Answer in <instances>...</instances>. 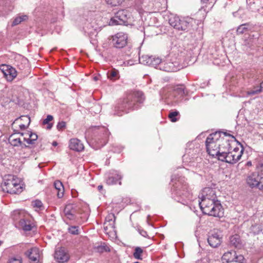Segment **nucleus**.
<instances>
[{
	"label": "nucleus",
	"instance_id": "f257e3e1",
	"mask_svg": "<svg viewBox=\"0 0 263 263\" xmlns=\"http://www.w3.org/2000/svg\"><path fill=\"white\" fill-rule=\"evenodd\" d=\"M145 100L143 92L134 91L127 93L125 96L120 99L115 107V115L121 116L124 114L131 110L137 109Z\"/></svg>",
	"mask_w": 263,
	"mask_h": 263
},
{
	"label": "nucleus",
	"instance_id": "f03ea898",
	"mask_svg": "<svg viewBox=\"0 0 263 263\" xmlns=\"http://www.w3.org/2000/svg\"><path fill=\"white\" fill-rule=\"evenodd\" d=\"M230 134L224 132H216L210 134L206 138L205 145L208 154L213 157L218 158L221 154V148L229 145Z\"/></svg>",
	"mask_w": 263,
	"mask_h": 263
},
{
	"label": "nucleus",
	"instance_id": "7ed1b4c3",
	"mask_svg": "<svg viewBox=\"0 0 263 263\" xmlns=\"http://www.w3.org/2000/svg\"><path fill=\"white\" fill-rule=\"evenodd\" d=\"M173 195L178 202L185 204L187 200L192 199V193L184 177L173 176Z\"/></svg>",
	"mask_w": 263,
	"mask_h": 263
},
{
	"label": "nucleus",
	"instance_id": "20e7f679",
	"mask_svg": "<svg viewBox=\"0 0 263 263\" xmlns=\"http://www.w3.org/2000/svg\"><path fill=\"white\" fill-rule=\"evenodd\" d=\"M199 204L202 213L214 217H221L223 216V209L220 201L201 200Z\"/></svg>",
	"mask_w": 263,
	"mask_h": 263
},
{
	"label": "nucleus",
	"instance_id": "39448f33",
	"mask_svg": "<svg viewBox=\"0 0 263 263\" xmlns=\"http://www.w3.org/2000/svg\"><path fill=\"white\" fill-rule=\"evenodd\" d=\"M185 87L179 85L168 91L164 96L165 102L168 105H175L179 103L185 95Z\"/></svg>",
	"mask_w": 263,
	"mask_h": 263
},
{
	"label": "nucleus",
	"instance_id": "423d86ee",
	"mask_svg": "<svg viewBox=\"0 0 263 263\" xmlns=\"http://www.w3.org/2000/svg\"><path fill=\"white\" fill-rule=\"evenodd\" d=\"M193 20L190 17L180 18L178 16L171 15L168 22L171 26L178 30L187 31L191 27Z\"/></svg>",
	"mask_w": 263,
	"mask_h": 263
},
{
	"label": "nucleus",
	"instance_id": "0eeeda50",
	"mask_svg": "<svg viewBox=\"0 0 263 263\" xmlns=\"http://www.w3.org/2000/svg\"><path fill=\"white\" fill-rule=\"evenodd\" d=\"M228 144L229 145L227 147L232 148L230 152L232 153L233 156H234V158H235V161L237 162L240 159L242 156L243 152V147L240 143L236 141L235 137L231 135Z\"/></svg>",
	"mask_w": 263,
	"mask_h": 263
},
{
	"label": "nucleus",
	"instance_id": "6e6552de",
	"mask_svg": "<svg viewBox=\"0 0 263 263\" xmlns=\"http://www.w3.org/2000/svg\"><path fill=\"white\" fill-rule=\"evenodd\" d=\"M20 182V180L15 178L14 176H9L8 178L6 179L4 182L7 192L12 194L21 193L22 191V187Z\"/></svg>",
	"mask_w": 263,
	"mask_h": 263
},
{
	"label": "nucleus",
	"instance_id": "1a4fd4ad",
	"mask_svg": "<svg viewBox=\"0 0 263 263\" xmlns=\"http://www.w3.org/2000/svg\"><path fill=\"white\" fill-rule=\"evenodd\" d=\"M128 39L127 33L123 32H118L111 36V43L116 48H122L127 44Z\"/></svg>",
	"mask_w": 263,
	"mask_h": 263
},
{
	"label": "nucleus",
	"instance_id": "9d476101",
	"mask_svg": "<svg viewBox=\"0 0 263 263\" xmlns=\"http://www.w3.org/2000/svg\"><path fill=\"white\" fill-rule=\"evenodd\" d=\"M182 68L179 62L176 60L167 58L162 62L160 65V70L166 72H175Z\"/></svg>",
	"mask_w": 263,
	"mask_h": 263
},
{
	"label": "nucleus",
	"instance_id": "9b49d317",
	"mask_svg": "<svg viewBox=\"0 0 263 263\" xmlns=\"http://www.w3.org/2000/svg\"><path fill=\"white\" fill-rule=\"evenodd\" d=\"M30 123V117L28 116H22L16 118L12 123V128L15 132H19V129L24 130L27 128Z\"/></svg>",
	"mask_w": 263,
	"mask_h": 263
},
{
	"label": "nucleus",
	"instance_id": "f8f14e48",
	"mask_svg": "<svg viewBox=\"0 0 263 263\" xmlns=\"http://www.w3.org/2000/svg\"><path fill=\"white\" fill-rule=\"evenodd\" d=\"M129 13L126 10L122 9L118 11L115 14V16L111 18L109 25H122L127 22Z\"/></svg>",
	"mask_w": 263,
	"mask_h": 263
},
{
	"label": "nucleus",
	"instance_id": "ddd939ff",
	"mask_svg": "<svg viewBox=\"0 0 263 263\" xmlns=\"http://www.w3.org/2000/svg\"><path fill=\"white\" fill-rule=\"evenodd\" d=\"M246 182L251 188L256 187L263 191V178L260 177L257 173H253L249 175L246 179Z\"/></svg>",
	"mask_w": 263,
	"mask_h": 263
},
{
	"label": "nucleus",
	"instance_id": "4468645a",
	"mask_svg": "<svg viewBox=\"0 0 263 263\" xmlns=\"http://www.w3.org/2000/svg\"><path fill=\"white\" fill-rule=\"evenodd\" d=\"M222 235L220 231L214 229L209 233L208 241L210 246L216 248L222 242Z\"/></svg>",
	"mask_w": 263,
	"mask_h": 263
},
{
	"label": "nucleus",
	"instance_id": "2eb2a0df",
	"mask_svg": "<svg viewBox=\"0 0 263 263\" xmlns=\"http://www.w3.org/2000/svg\"><path fill=\"white\" fill-rule=\"evenodd\" d=\"M0 69L5 79L9 82L13 81L17 76L15 69L8 65H2Z\"/></svg>",
	"mask_w": 263,
	"mask_h": 263
},
{
	"label": "nucleus",
	"instance_id": "dca6fc26",
	"mask_svg": "<svg viewBox=\"0 0 263 263\" xmlns=\"http://www.w3.org/2000/svg\"><path fill=\"white\" fill-rule=\"evenodd\" d=\"M227 147V146H226L225 148H221V154L219 155L218 159L220 161L231 164L236 163L235 158H234V156H233L232 153L230 152L232 148Z\"/></svg>",
	"mask_w": 263,
	"mask_h": 263
},
{
	"label": "nucleus",
	"instance_id": "f3484780",
	"mask_svg": "<svg viewBox=\"0 0 263 263\" xmlns=\"http://www.w3.org/2000/svg\"><path fill=\"white\" fill-rule=\"evenodd\" d=\"M20 132H15L9 138L8 141L10 144L14 147L20 146L22 148H28L29 146L23 142V138L20 136Z\"/></svg>",
	"mask_w": 263,
	"mask_h": 263
},
{
	"label": "nucleus",
	"instance_id": "a211bd4d",
	"mask_svg": "<svg viewBox=\"0 0 263 263\" xmlns=\"http://www.w3.org/2000/svg\"><path fill=\"white\" fill-rule=\"evenodd\" d=\"M26 256L31 263H37L41 256L40 251L37 247H33L25 252Z\"/></svg>",
	"mask_w": 263,
	"mask_h": 263
},
{
	"label": "nucleus",
	"instance_id": "6ab92c4d",
	"mask_svg": "<svg viewBox=\"0 0 263 263\" xmlns=\"http://www.w3.org/2000/svg\"><path fill=\"white\" fill-rule=\"evenodd\" d=\"M23 138V142L26 144H33L37 139V135L30 131H26L18 133Z\"/></svg>",
	"mask_w": 263,
	"mask_h": 263
},
{
	"label": "nucleus",
	"instance_id": "aec40b11",
	"mask_svg": "<svg viewBox=\"0 0 263 263\" xmlns=\"http://www.w3.org/2000/svg\"><path fill=\"white\" fill-rule=\"evenodd\" d=\"M54 258L58 262L63 263L68 260L69 255L64 248H59L55 251Z\"/></svg>",
	"mask_w": 263,
	"mask_h": 263
},
{
	"label": "nucleus",
	"instance_id": "412c9836",
	"mask_svg": "<svg viewBox=\"0 0 263 263\" xmlns=\"http://www.w3.org/2000/svg\"><path fill=\"white\" fill-rule=\"evenodd\" d=\"M201 200H216L217 197L216 195L215 191L210 187L204 188L201 194Z\"/></svg>",
	"mask_w": 263,
	"mask_h": 263
},
{
	"label": "nucleus",
	"instance_id": "4be33fe9",
	"mask_svg": "<svg viewBox=\"0 0 263 263\" xmlns=\"http://www.w3.org/2000/svg\"><path fill=\"white\" fill-rule=\"evenodd\" d=\"M229 245L230 247L237 249H241L243 247V243L238 234H235L230 237Z\"/></svg>",
	"mask_w": 263,
	"mask_h": 263
},
{
	"label": "nucleus",
	"instance_id": "5701e85b",
	"mask_svg": "<svg viewBox=\"0 0 263 263\" xmlns=\"http://www.w3.org/2000/svg\"><path fill=\"white\" fill-rule=\"evenodd\" d=\"M64 212L66 217L69 220L74 219L77 213L76 205L73 204H67L64 210Z\"/></svg>",
	"mask_w": 263,
	"mask_h": 263
},
{
	"label": "nucleus",
	"instance_id": "b1692460",
	"mask_svg": "<svg viewBox=\"0 0 263 263\" xmlns=\"http://www.w3.org/2000/svg\"><path fill=\"white\" fill-rule=\"evenodd\" d=\"M247 3L252 11H259L263 9V0H247Z\"/></svg>",
	"mask_w": 263,
	"mask_h": 263
},
{
	"label": "nucleus",
	"instance_id": "393cba45",
	"mask_svg": "<svg viewBox=\"0 0 263 263\" xmlns=\"http://www.w3.org/2000/svg\"><path fill=\"white\" fill-rule=\"evenodd\" d=\"M122 178V176L117 171H115L106 179V183L108 185H113L117 184L119 181V184L121 185V180Z\"/></svg>",
	"mask_w": 263,
	"mask_h": 263
},
{
	"label": "nucleus",
	"instance_id": "a878e982",
	"mask_svg": "<svg viewBox=\"0 0 263 263\" xmlns=\"http://www.w3.org/2000/svg\"><path fill=\"white\" fill-rule=\"evenodd\" d=\"M15 226L18 229H21L25 231H30L33 227L31 221L28 219L27 216L23 219H22L20 222H17V224H16Z\"/></svg>",
	"mask_w": 263,
	"mask_h": 263
},
{
	"label": "nucleus",
	"instance_id": "bb28decb",
	"mask_svg": "<svg viewBox=\"0 0 263 263\" xmlns=\"http://www.w3.org/2000/svg\"><path fill=\"white\" fill-rule=\"evenodd\" d=\"M69 147L70 149L77 152L82 151L84 147L81 141L77 138H73L70 140Z\"/></svg>",
	"mask_w": 263,
	"mask_h": 263
},
{
	"label": "nucleus",
	"instance_id": "cd10ccee",
	"mask_svg": "<svg viewBox=\"0 0 263 263\" xmlns=\"http://www.w3.org/2000/svg\"><path fill=\"white\" fill-rule=\"evenodd\" d=\"M115 219L116 217L113 213L109 214L105 218L104 222L105 229L108 228L114 229L115 227Z\"/></svg>",
	"mask_w": 263,
	"mask_h": 263
},
{
	"label": "nucleus",
	"instance_id": "c85d7f7f",
	"mask_svg": "<svg viewBox=\"0 0 263 263\" xmlns=\"http://www.w3.org/2000/svg\"><path fill=\"white\" fill-rule=\"evenodd\" d=\"M26 214L23 211L15 210L12 214V219L16 226L17 222H20L22 219H23L26 216Z\"/></svg>",
	"mask_w": 263,
	"mask_h": 263
},
{
	"label": "nucleus",
	"instance_id": "c756f323",
	"mask_svg": "<svg viewBox=\"0 0 263 263\" xmlns=\"http://www.w3.org/2000/svg\"><path fill=\"white\" fill-rule=\"evenodd\" d=\"M55 192L57 193L58 198H61L64 195V189L62 183L57 180L54 183Z\"/></svg>",
	"mask_w": 263,
	"mask_h": 263
},
{
	"label": "nucleus",
	"instance_id": "7c9ffc66",
	"mask_svg": "<svg viewBox=\"0 0 263 263\" xmlns=\"http://www.w3.org/2000/svg\"><path fill=\"white\" fill-rule=\"evenodd\" d=\"M28 19V16L27 15H25L23 14H19L17 16H16L12 23V26H16L22 22H25Z\"/></svg>",
	"mask_w": 263,
	"mask_h": 263
},
{
	"label": "nucleus",
	"instance_id": "2f4dec72",
	"mask_svg": "<svg viewBox=\"0 0 263 263\" xmlns=\"http://www.w3.org/2000/svg\"><path fill=\"white\" fill-rule=\"evenodd\" d=\"M107 76L109 80L113 81L119 79L120 77L119 71L114 68L107 71Z\"/></svg>",
	"mask_w": 263,
	"mask_h": 263
},
{
	"label": "nucleus",
	"instance_id": "473e14b6",
	"mask_svg": "<svg viewBox=\"0 0 263 263\" xmlns=\"http://www.w3.org/2000/svg\"><path fill=\"white\" fill-rule=\"evenodd\" d=\"M234 251H228L223 254L222 256V260L225 261L227 263L232 262L234 261Z\"/></svg>",
	"mask_w": 263,
	"mask_h": 263
},
{
	"label": "nucleus",
	"instance_id": "72a5a7b5",
	"mask_svg": "<svg viewBox=\"0 0 263 263\" xmlns=\"http://www.w3.org/2000/svg\"><path fill=\"white\" fill-rule=\"evenodd\" d=\"M53 120V117L52 115H48L47 116L46 118L44 119L42 122L43 125H47V129H50L53 125V123L51 122Z\"/></svg>",
	"mask_w": 263,
	"mask_h": 263
},
{
	"label": "nucleus",
	"instance_id": "f704fd0d",
	"mask_svg": "<svg viewBox=\"0 0 263 263\" xmlns=\"http://www.w3.org/2000/svg\"><path fill=\"white\" fill-rule=\"evenodd\" d=\"M152 56L148 55H142L139 57V62L140 63L149 66L151 62H152Z\"/></svg>",
	"mask_w": 263,
	"mask_h": 263
},
{
	"label": "nucleus",
	"instance_id": "c9c22d12",
	"mask_svg": "<svg viewBox=\"0 0 263 263\" xmlns=\"http://www.w3.org/2000/svg\"><path fill=\"white\" fill-rule=\"evenodd\" d=\"M152 62H151L149 66L160 69V65L163 61L160 58L154 56H152Z\"/></svg>",
	"mask_w": 263,
	"mask_h": 263
},
{
	"label": "nucleus",
	"instance_id": "e433bc0d",
	"mask_svg": "<svg viewBox=\"0 0 263 263\" xmlns=\"http://www.w3.org/2000/svg\"><path fill=\"white\" fill-rule=\"evenodd\" d=\"M168 117L172 122H176L180 118L179 112L176 110L171 111L169 113Z\"/></svg>",
	"mask_w": 263,
	"mask_h": 263
},
{
	"label": "nucleus",
	"instance_id": "4c0bfd02",
	"mask_svg": "<svg viewBox=\"0 0 263 263\" xmlns=\"http://www.w3.org/2000/svg\"><path fill=\"white\" fill-rule=\"evenodd\" d=\"M143 253V250L140 247H136L135 249V251L133 253V256L135 258L139 260L142 259V254Z\"/></svg>",
	"mask_w": 263,
	"mask_h": 263
},
{
	"label": "nucleus",
	"instance_id": "58836bf2",
	"mask_svg": "<svg viewBox=\"0 0 263 263\" xmlns=\"http://www.w3.org/2000/svg\"><path fill=\"white\" fill-rule=\"evenodd\" d=\"M233 253L234 254L233 262L247 263V260L242 255H237L235 251H234Z\"/></svg>",
	"mask_w": 263,
	"mask_h": 263
},
{
	"label": "nucleus",
	"instance_id": "ea45409f",
	"mask_svg": "<svg viewBox=\"0 0 263 263\" xmlns=\"http://www.w3.org/2000/svg\"><path fill=\"white\" fill-rule=\"evenodd\" d=\"M262 91L261 90L259 86H255L252 89L248 91L247 94L248 95L253 96L256 94H259Z\"/></svg>",
	"mask_w": 263,
	"mask_h": 263
},
{
	"label": "nucleus",
	"instance_id": "a19ab883",
	"mask_svg": "<svg viewBox=\"0 0 263 263\" xmlns=\"http://www.w3.org/2000/svg\"><path fill=\"white\" fill-rule=\"evenodd\" d=\"M108 5L111 6H117L120 5L124 0H105Z\"/></svg>",
	"mask_w": 263,
	"mask_h": 263
},
{
	"label": "nucleus",
	"instance_id": "79ce46f5",
	"mask_svg": "<svg viewBox=\"0 0 263 263\" xmlns=\"http://www.w3.org/2000/svg\"><path fill=\"white\" fill-rule=\"evenodd\" d=\"M248 30L246 24L240 25L237 29L236 32L237 34H242Z\"/></svg>",
	"mask_w": 263,
	"mask_h": 263
},
{
	"label": "nucleus",
	"instance_id": "37998d69",
	"mask_svg": "<svg viewBox=\"0 0 263 263\" xmlns=\"http://www.w3.org/2000/svg\"><path fill=\"white\" fill-rule=\"evenodd\" d=\"M32 204L34 208L39 210H43V203L41 200H35L32 202Z\"/></svg>",
	"mask_w": 263,
	"mask_h": 263
},
{
	"label": "nucleus",
	"instance_id": "c03bdc74",
	"mask_svg": "<svg viewBox=\"0 0 263 263\" xmlns=\"http://www.w3.org/2000/svg\"><path fill=\"white\" fill-rule=\"evenodd\" d=\"M68 232L73 235H78L79 233V227L78 226H71L69 227Z\"/></svg>",
	"mask_w": 263,
	"mask_h": 263
},
{
	"label": "nucleus",
	"instance_id": "a18cd8bd",
	"mask_svg": "<svg viewBox=\"0 0 263 263\" xmlns=\"http://www.w3.org/2000/svg\"><path fill=\"white\" fill-rule=\"evenodd\" d=\"M8 263H22V259L19 256L11 257L9 258Z\"/></svg>",
	"mask_w": 263,
	"mask_h": 263
},
{
	"label": "nucleus",
	"instance_id": "49530a36",
	"mask_svg": "<svg viewBox=\"0 0 263 263\" xmlns=\"http://www.w3.org/2000/svg\"><path fill=\"white\" fill-rule=\"evenodd\" d=\"M66 127V123L63 121L59 122L57 125V128L59 131H63L65 129Z\"/></svg>",
	"mask_w": 263,
	"mask_h": 263
},
{
	"label": "nucleus",
	"instance_id": "de8ad7c7",
	"mask_svg": "<svg viewBox=\"0 0 263 263\" xmlns=\"http://www.w3.org/2000/svg\"><path fill=\"white\" fill-rule=\"evenodd\" d=\"M85 32L87 33L89 36L92 35L96 33V29L93 28H88V26H86L84 28Z\"/></svg>",
	"mask_w": 263,
	"mask_h": 263
},
{
	"label": "nucleus",
	"instance_id": "09e8293b",
	"mask_svg": "<svg viewBox=\"0 0 263 263\" xmlns=\"http://www.w3.org/2000/svg\"><path fill=\"white\" fill-rule=\"evenodd\" d=\"M13 9V7L11 6H9L8 9H5L4 12H2L0 13V15H7V14H8V13L10 11H12Z\"/></svg>",
	"mask_w": 263,
	"mask_h": 263
},
{
	"label": "nucleus",
	"instance_id": "8fccbe9b",
	"mask_svg": "<svg viewBox=\"0 0 263 263\" xmlns=\"http://www.w3.org/2000/svg\"><path fill=\"white\" fill-rule=\"evenodd\" d=\"M188 156H188L187 154H185V155H184L183 156V157H182V159H183V162H184V163H185V162H186V160L187 159ZM187 162V161H186V162Z\"/></svg>",
	"mask_w": 263,
	"mask_h": 263
},
{
	"label": "nucleus",
	"instance_id": "3c124183",
	"mask_svg": "<svg viewBox=\"0 0 263 263\" xmlns=\"http://www.w3.org/2000/svg\"><path fill=\"white\" fill-rule=\"evenodd\" d=\"M140 233L141 235H142L143 236H144L145 237L146 235H147V233L144 230H142L140 232Z\"/></svg>",
	"mask_w": 263,
	"mask_h": 263
},
{
	"label": "nucleus",
	"instance_id": "603ef678",
	"mask_svg": "<svg viewBox=\"0 0 263 263\" xmlns=\"http://www.w3.org/2000/svg\"><path fill=\"white\" fill-rule=\"evenodd\" d=\"M259 86L261 90L263 91V81L260 83Z\"/></svg>",
	"mask_w": 263,
	"mask_h": 263
},
{
	"label": "nucleus",
	"instance_id": "864d4df0",
	"mask_svg": "<svg viewBox=\"0 0 263 263\" xmlns=\"http://www.w3.org/2000/svg\"><path fill=\"white\" fill-rule=\"evenodd\" d=\"M102 189H103V186H102V185H99V186H98V190L99 191H101Z\"/></svg>",
	"mask_w": 263,
	"mask_h": 263
},
{
	"label": "nucleus",
	"instance_id": "5fc2aeb1",
	"mask_svg": "<svg viewBox=\"0 0 263 263\" xmlns=\"http://www.w3.org/2000/svg\"><path fill=\"white\" fill-rule=\"evenodd\" d=\"M58 145V143L56 141H53L52 142V145L54 146H56Z\"/></svg>",
	"mask_w": 263,
	"mask_h": 263
},
{
	"label": "nucleus",
	"instance_id": "6e6d98bb",
	"mask_svg": "<svg viewBox=\"0 0 263 263\" xmlns=\"http://www.w3.org/2000/svg\"><path fill=\"white\" fill-rule=\"evenodd\" d=\"M247 163H248V165H251V164L250 162H248Z\"/></svg>",
	"mask_w": 263,
	"mask_h": 263
},
{
	"label": "nucleus",
	"instance_id": "4d7b16f0",
	"mask_svg": "<svg viewBox=\"0 0 263 263\" xmlns=\"http://www.w3.org/2000/svg\"><path fill=\"white\" fill-rule=\"evenodd\" d=\"M94 79H95V80H97V78H96V77H95Z\"/></svg>",
	"mask_w": 263,
	"mask_h": 263
},
{
	"label": "nucleus",
	"instance_id": "13d9d810",
	"mask_svg": "<svg viewBox=\"0 0 263 263\" xmlns=\"http://www.w3.org/2000/svg\"><path fill=\"white\" fill-rule=\"evenodd\" d=\"M1 244H2V241H0V246L1 245Z\"/></svg>",
	"mask_w": 263,
	"mask_h": 263
}]
</instances>
